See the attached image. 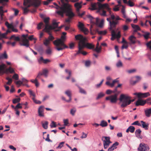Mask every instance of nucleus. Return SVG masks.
Here are the masks:
<instances>
[{
  "label": "nucleus",
  "instance_id": "1",
  "mask_svg": "<svg viewBox=\"0 0 151 151\" xmlns=\"http://www.w3.org/2000/svg\"><path fill=\"white\" fill-rule=\"evenodd\" d=\"M61 9V10L57 11V13L62 17H63L64 13H66V15L68 17L65 19V22L67 23V25L69 24L71 22L72 18L75 16L74 14L72 11L70 5L68 3H65Z\"/></svg>",
  "mask_w": 151,
  "mask_h": 151
},
{
  "label": "nucleus",
  "instance_id": "2",
  "mask_svg": "<svg viewBox=\"0 0 151 151\" xmlns=\"http://www.w3.org/2000/svg\"><path fill=\"white\" fill-rule=\"evenodd\" d=\"M107 21L109 22L110 26V29L111 30V35L112 37L111 39L113 40L115 39H119L121 37V32L118 31L117 34L116 33V31L114 29L116 25L119 24V20H122L119 17H117L115 20H111L110 18H107L106 19Z\"/></svg>",
  "mask_w": 151,
  "mask_h": 151
},
{
  "label": "nucleus",
  "instance_id": "3",
  "mask_svg": "<svg viewBox=\"0 0 151 151\" xmlns=\"http://www.w3.org/2000/svg\"><path fill=\"white\" fill-rule=\"evenodd\" d=\"M66 39L65 36L62 35L60 39H58L54 40L53 43L56 46L55 49L59 51L63 50L65 48H68V46L66 45L64 43Z\"/></svg>",
  "mask_w": 151,
  "mask_h": 151
},
{
  "label": "nucleus",
  "instance_id": "4",
  "mask_svg": "<svg viewBox=\"0 0 151 151\" xmlns=\"http://www.w3.org/2000/svg\"><path fill=\"white\" fill-rule=\"evenodd\" d=\"M75 38L76 40H79V43L81 46H82L83 49L85 47L91 49H93L94 47V45L88 43H86V42L87 41V39L81 35H76Z\"/></svg>",
  "mask_w": 151,
  "mask_h": 151
},
{
  "label": "nucleus",
  "instance_id": "5",
  "mask_svg": "<svg viewBox=\"0 0 151 151\" xmlns=\"http://www.w3.org/2000/svg\"><path fill=\"white\" fill-rule=\"evenodd\" d=\"M32 0H24L23 5L27 6L26 7H23L22 8L23 9L24 14H27L29 11V10L28 9V8L30 7L31 6H34L35 7H38L41 4V1L39 0H34L33 2L31 3Z\"/></svg>",
  "mask_w": 151,
  "mask_h": 151
},
{
  "label": "nucleus",
  "instance_id": "6",
  "mask_svg": "<svg viewBox=\"0 0 151 151\" xmlns=\"http://www.w3.org/2000/svg\"><path fill=\"white\" fill-rule=\"evenodd\" d=\"M50 18L48 17L45 18L44 19V22L45 24V26L43 31L50 34V31L52 29H55L56 27L58 26V23H56V20L53 19L52 21V23L51 25H49L48 24Z\"/></svg>",
  "mask_w": 151,
  "mask_h": 151
},
{
  "label": "nucleus",
  "instance_id": "7",
  "mask_svg": "<svg viewBox=\"0 0 151 151\" xmlns=\"http://www.w3.org/2000/svg\"><path fill=\"white\" fill-rule=\"evenodd\" d=\"M131 97L127 95L122 94L120 95L119 99V101L122 102L121 106L122 108L126 107L130 104L132 102L134 101V99L131 100Z\"/></svg>",
  "mask_w": 151,
  "mask_h": 151
},
{
  "label": "nucleus",
  "instance_id": "8",
  "mask_svg": "<svg viewBox=\"0 0 151 151\" xmlns=\"http://www.w3.org/2000/svg\"><path fill=\"white\" fill-rule=\"evenodd\" d=\"M91 8H89V9L91 10H98L99 11L101 9L104 10V9H106V10L109 8V5L107 4H102L100 3L97 2L96 3L91 4Z\"/></svg>",
  "mask_w": 151,
  "mask_h": 151
},
{
  "label": "nucleus",
  "instance_id": "9",
  "mask_svg": "<svg viewBox=\"0 0 151 151\" xmlns=\"http://www.w3.org/2000/svg\"><path fill=\"white\" fill-rule=\"evenodd\" d=\"M118 95V94L115 93L114 95H111L106 97V100H110L111 103H116L117 100V97Z\"/></svg>",
  "mask_w": 151,
  "mask_h": 151
},
{
  "label": "nucleus",
  "instance_id": "10",
  "mask_svg": "<svg viewBox=\"0 0 151 151\" xmlns=\"http://www.w3.org/2000/svg\"><path fill=\"white\" fill-rule=\"evenodd\" d=\"M28 36V35H22V37L23 38V39L22 40V42L20 43V44L21 46H25L27 47H29V40L26 38Z\"/></svg>",
  "mask_w": 151,
  "mask_h": 151
},
{
  "label": "nucleus",
  "instance_id": "11",
  "mask_svg": "<svg viewBox=\"0 0 151 151\" xmlns=\"http://www.w3.org/2000/svg\"><path fill=\"white\" fill-rule=\"evenodd\" d=\"M133 94L137 95L139 99L146 98L150 96V95L148 92L145 93H134Z\"/></svg>",
  "mask_w": 151,
  "mask_h": 151
},
{
  "label": "nucleus",
  "instance_id": "12",
  "mask_svg": "<svg viewBox=\"0 0 151 151\" xmlns=\"http://www.w3.org/2000/svg\"><path fill=\"white\" fill-rule=\"evenodd\" d=\"M78 27L83 32L85 35H86L88 33V30L87 29L84 27V25L83 23L81 22H79Z\"/></svg>",
  "mask_w": 151,
  "mask_h": 151
},
{
  "label": "nucleus",
  "instance_id": "13",
  "mask_svg": "<svg viewBox=\"0 0 151 151\" xmlns=\"http://www.w3.org/2000/svg\"><path fill=\"white\" fill-rule=\"evenodd\" d=\"M149 149L147 145L144 143H141L138 148V151H147V150Z\"/></svg>",
  "mask_w": 151,
  "mask_h": 151
},
{
  "label": "nucleus",
  "instance_id": "14",
  "mask_svg": "<svg viewBox=\"0 0 151 151\" xmlns=\"http://www.w3.org/2000/svg\"><path fill=\"white\" fill-rule=\"evenodd\" d=\"M48 70L46 69H43L42 72H39L37 76V78H40L41 76L43 75L45 77H47L48 76Z\"/></svg>",
  "mask_w": 151,
  "mask_h": 151
},
{
  "label": "nucleus",
  "instance_id": "15",
  "mask_svg": "<svg viewBox=\"0 0 151 151\" xmlns=\"http://www.w3.org/2000/svg\"><path fill=\"white\" fill-rule=\"evenodd\" d=\"M146 103V100H144L139 99L136 101L135 103V105L137 106H139V105L143 106Z\"/></svg>",
  "mask_w": 151,
  "mask_h": 151
},
{
  "label": "nucleus",
  "instance_id": "16",
  "mask_svg": "<svg viewBox=\"0 0 151 151\" xmlns=\"http://www.w3.org/2000/svg\"><path fill=\"white\" fill-rule=\"evenodd\" d=\"M38 62L39 63H40L43 62L44 64H47L51 62V60L48 59H44L43 57H41L38 60Z\"/></svg>",
  "mask_w": 151,
  "mask_h": 151
},
{
  "label": "nucleus",
  "instance_id": "17",
  "mask_svg": "<svg viewBox=\"0 0 151 151\" xmlns=\"http://www.w3.org/2000/svg\"><path fill=\"white\" fill-rule=\"evenodd\" d=\"M6 68V65L4 64H2L0 65V74H3L6 73V70L5 69Z\"/></svg>",
  "mask_w": 151,
  "mask_h": 151
},
{
  "label": "nucleus",
  "instance_id": "18",
  "mask_svg": "<svg viewBox=\"0 0 151 151\" xmlns=\"http://www.w3.org/2000/svg\"><path fill=\"white\" fill-rule=\"evenodd\" d=\"M82 2L80 3L77 2L74 4V6L76 9V11L77 12H79L80 9L82 7V6L81 5Z\"/></svg>",
  "mask_w": 151,
  "mask_h": 151
},
{
  "label": "nucleus",
  "instance_id": "19",
  "mask_svg": "<svg viewBox=\"0 0 151 151\" xmlns=\"http://www.w3.org/2000/svg\"><path fill=\"white\" fill-rule=\"evenodd\" d=\"M43 106H41L39 107L38 109V113L39 116L41 117L44 116L43 114Z\"/></svg>",
  "mask_w": 151,
  "mask_h": 151
},
{
  "label": "nucleus",
  "instance_id": "20",
  "mask_svg": "<svg viewBox=\"0 0 151 151\" xmlns=\"http://www.w3.org/2000/svg\"><path fill=\"white\" fill-rule=\"evenodd\" d=\"M104 21V19H101L100 22L99 24V19L98 18H96V25H98L99 27H102L103 26Z\"/></svg>",
  "mask_w": 151,
  "mask_h": 151
},
{
  "label": "nucleus",
  "instance_id": "21",
  "mask_svg": "<svg viewBox=\"0 0 151 151\" xmlns=\"http://www.w3.org/2000/svg\"><path fill=\"white\" fill-rule=\"evenodd\" d=\"M141 131L139 129L136 130L135 132V134L136 136L138 138L142 139V137L141 135Z\"/></svg>",
  "mask_w": 151,
  "mask_h": 151
},
{
  "label": "nucleus",
  "instance_id": "22",
  "mask_svg": "<svg viewBox=\"0 0 151 151\" xmlns=\"http://www.w3.org/2000/svg\"><path fill=\"white\" fill-rule=\"evenodd\" d=\"M65 93L68 96L69 98V99L68 100H66V102H70L71 100V91L69 90H67L65 91Z\"/></svg>",
  "mask_w": 151,
  "mask_h": 151
},
{
  "label": "nucleus",
  "instance_id": "23",
  "mask_svg": "<svg viewBox=\"0 0 151 151\" xmlns=\"http://www.w3.org/2000/svg\"><path fill=\"white\" fill-rule=\"evenodd\" d=\"M142 127L145 130H147L149 128V124L148 123H146L145 122L143 121H141Z\"/></svg>",
  "mask_w": 151,
  "mask_h": 151
},
{
  "label": "nucleus",
  "instance_id": "24",
  "mask_svg": "<svg viewBox=\"0 0 151 151\" xmlns=\"http://www.w3.org/2000/svg\"><path fill=\"white\" fill-rule=\"evenodd\" d=\"M129 39L132 44H134L136 42V37L133 35H131L129 37Z\"/></svg>",
  "mask_w": 151,
  "mask_h": 151
},
{
  "label": "nucleus",
  "instance_id": "25",
  "mask_svg": "<svg viewBox=\"0 0 151 151\" xmlns=\"http://www.w3.org/2000/svg\"><path fill=\"white\" fill-rule=\"evenodd\" d=\"M61 2L62 3V5H61L60 6L57 5V4L55 3H54L53 4L56 6V7H55V8L57 9H58V11H60L61 10V7L63 6L64 5V4L65 3H64L63 0H61Z\"/></svg>",
  "mask_w": 151,
  "mask_h": 151
},
{
  "label": "nucleus",
  "instance_id": "26",
  "mask_svg": "<svg viewBox=\"0 0 151 151\" xmlns=\"http://www.w3.org/2000/svg\"><path fill=\"white\" fill-rule=\"evenodd\" d=\"M131 25L132 27L134 29V32H136L137 31L140 30V29L139 26L133 24H132Z\"/></svg>",
  "mask_w": 151,
  "mask_h": 151
},
{
  "label": "nucleus",
  "instance_id": "27",
  "mask_svg": "<svg viewBox=\"0 0 151 151\" xmlns=\"http://www.w3.org/2000/svg\"><path fill=\"white\" fill-rule=\"evenodd\" d=\"M135 128L133 126H129L128 128L126 130V132L127 133L129 132L131 133H133L135 130Z\"/></svg>",
  "mask_w": 151,
  "mask_h": 151
},
{
  "label": "nucleus",
  "instance_id": "28",
  "mask_svg": "<svg viewBox=\"0 0 151 151\" xmlns=\"http://www.w3.org/2000/svg\"><path fill=\"white\" fill-rule=\"evenodd\" d=\"M110 138L109 137H102V140L103 142H104L105 141L106 142H111L110 140Z\"/></svg>",
  "mask_w": 151,
  "mask_h": 151
},
{
  "label": "nucleus",
  "instance_id": "29",
  "mask_svg": "<svg viewBox=\"0 0 151 151\" xmlns=\"http://www.w3.org/2000/svg\"><path fill=\"white\" fill-rule=\"evenodd\" d=\"M146 116L147 117H150L151 114V108L146 109L145 111Z\"/></svg>",
  "mask_w": 151,
  "mask_h": 151
},
{
  "label": "nucleus",
  "instance_id": "30",
  "mask_svg": "<svg viewBox=\"0 0 151 151\" xmlns=\"http://www.w3.org/2000/svg\"><path fill=\"white\" fill-rule=\"evenodd\" d=\"M92 26H91L90 28V33L91 35H94L96 34L97 33H98V30L97 29H92L91 28Z\"/></svg>",
  "mask_w": 151,
  "mask_h": 151
},
{
  "label": "nucleus",
  "instance_id": "31",
  "mask_svg": "<svg viewBox=\"0 0 151 151\" xmlns=\"http://www.w3.org/2000/svg\"><path fill=\"white\" fill-rule=\"evenodd\" d=\"M10 39H13L14 40L17 41H19L20 40V38L19 37H16L14 35H12L10 38Z\"/></svg>",
  "mask_w": 151,
  "mask_h": 151
},
{
  "label": "nucleus",
  "instance_id": "32",
  "mask_svg": "<svg viewBox=\"0 0 151 151\" xmlns=\"http://www.w3.org/2000/svg\"><path fill=\"white\" fill-rule=\"evenodd\" d=\"M45 52L47 54L50 55L52 53V50L50 47H48Z\"/></svg>",
  "mask_w": 151,
  "mask_h": 151
},
{
  "label": "nucleus",
  "instance_id": "33",
  "mask_svg": "<svg viewBox=\"0 0 151 151\" xmlns=\"http://www.w3.org/2000/svg\"><path fill=\"white\" fill-rule=\"evenodd\" d=\"M100 125L102 127H104L107 126L108 125V124L104 120H102L101 121Z\"/></svg>",
  "mask_w": 151,
  "mask_h": 151
},
{
  "label": "nucleus",
  "instance_id": "34",
  "mask_svg": "<svg viewBox=\"0 0 151 151\" xmlns=\"http://www.w3.org/2000/svg\"><path fill=\"white\" fill-rule=\"evenodd\" d=\"M8 56L6 54V52L5 51L3 54L0 55V59L4 58L6 59L7 58Z\"/></svg>",
  "mask_w": 151,
  "mask_h": 151
},
{
  "label": "nucleus",
  "instance_id": "35",
  "mask_svg": "<svg viewBox=\"0 0 151 151\" xmlns=\"http://www.w3.org/2000/svg\"><path fill=\"white\" fill-rule=\"evenodd\" d=\"M6 79L8 81L6 83V84L7 85H10L12 83V79L8 77H6Z\"/></svg>",
  "mask_w": 151,
  "mask_h": 151
},
{
  "label": "nucleus",
  "instance_id": "36",
  "mask_svg": "<svg viewBox=\"0 0 151 151\" xmlns=\"http://www.w3.org/2000/svg\"><path fill=\"white\" fill-rule=\"evenodd\" d=\"M78 50L77 51V53L75 54V55H78L81 53V50H82L83 49V47L82 46H81L79 43L78 42Z\"/></svg>",
  "mask_w": 151,
  "mask_h": 151
},
{
  "label": "nucleus",
  "instance_id": "37",
  "mask_svg": "<svg viewBox=\"0 0 151 151\" xmlns=\"http://www.w3.org/2000/svg\"><path fill=\"white\" fill-rule=\"evenodd\" d=\"M111 143V142H106L105 141L104 142H103L104 149H106L107 148L109 147L110 143Z\"/></svg>",
  "mask_w": 151,
  "mask_h": 151
},
{
  "label": "nucleus",
  "instance_id": "38",
  "mask_svg": "<svg viewBox=\"0 0 151 151\" xmlns=\"http://www.w3.org/2000/svg\"><path fill=\"white\" fill-rule=\"evenodd\" d=\"M50 43L49 40L47 39H45L43 42V44L46 46L48 47Z\"/></svg>",
  "mask_w": 151,
  "mask_h": 151
},
{
  "label": "nucleus",
  "instance_id": "39",
  "mask_svg": "<svg viewBox=\"0 0 151 151\" xmlns=\"http://www.w3.org/2000/svg\"><path fill=\"white\" fill-rule=\"evenodd\" d=\"M6 73H7L8 72H9L11 73H12L14 72V71L12 68L10 67L6 69Z\"/></svg>",
  "mask_w": 151,
  "mask_h": 151
},
{
  "label": "nucleus",
  "instance_id": "40",
  "mask_svg": "<svg viewBox=\"0 0 151 151\" xmlns=\"http://www.w3.org/2000/svg\"><path fill=\"white\" fill-rule=\"evenodd\" d=\"M104 96V94L102 92H101L98 94V95L96 98V99L98 100L99 99H100L101 97H103Z\"/></svg>",
  "mask_w": 151,
  "mask_h": 151
},
{
  "label": "nucleus",
  "instance_id": "41",
  "mask_svg": "<svg viewBox=\"0 0 151 151\" xmlns=\"http://www.w3.org/2000/svg\"><path fill=\"white\" fill-rule=\"evenodd\" d=\"M48 123L47 121H45V123L42 124V126L43 128L45 129H47L48 128Z\"/></svg>",
  "mask_w": 151,
  "mask_h": 151
},
{
  "label": "nucleus",
  "instance_id": "42",
  "mask_svg": "<svg viewBox=\"0 0 151 151\" xmlns=\"http://www.w3.org/2000/svg\"><path fill=\"white\" fill-rule=\"evenodd\" d=\"M122 63L121 61L120 60H119L116 64V66L118 68L122 67Z\"/></svg>",
  "mask_w": 151,
  "mask_h": 151
},
{
  "label": "nucleus",
  "instance_id": "43",
  "mask_svg": "<svg viewBox=\"0 0 151 151\" xmlns=\"http://www.w3.org/2000/svg\"><path fill=\"white\" fill-rule=\"evenodd\" d=\"M5 24L8 28H11L12 29L13 27L12 24H9L8 22H5Z\"/></svg>",
  "mask_w": 151,
  "mask_h": 151
},
{
  "label": "nucleus",
  "instance_id": "44",
  "mask_svg": "<svg viewBox=\"0 0 151 151\" xmlns=\"http://www.w3.org/2000/svg\"><path fill=\"white\" fill-rule=\"evenodd\" d=\"M32 99L33 100L34 102L36 104H40L41 103V101L36 100L34 97H32Z\"/></svg>",
  "mask_w": 151,
  "mask_h": 151
},
{
  "label": "nucleus",
  "instance_id": "45",
  "mask_svg": "<svg viewBox=\"0 0 151 151\" xmlns=\"http://www.w3.org/2000/svg\"><path fill=\"white\" fill-rule=\"evenodd\" d=\"M20 98L15 99L13 100V103L15 104L16 103H19L20 102Z\"/></svg>",
  "mask_w": 151,
  "mask_h": 151
},
{
  "label": "nucleus",
  "instance_id": "46",
  "mask_svg": "<svg viewBox=\"0 0 151 151\" xmlns=\"http://www.w3.org/2000/svg\"><path fill=\"white\" fill-rule=\"evenodd\" d=\"M136 71V69H132L130 70H127V72L129 73H135Z\"/></svg>",
  "mask_w": 151,
  "mask_h": 151
},
{
  "label": "nucleus",
  "instance_id": "47",
  "mask_svg": "<svg viewBox=\"0 0 151 151\" xmlns=\"http://www.w3.org/2000/svg\"><path fill=\"white\" fill-rule=\"evenodd\" d=\"M146 103L149 105H151V98L150 97L146 99Z\"/></svg>",
  "mask_w": 151,
  "mask_h": 151
},
{
  "label": "nucleus",
  "instance_id": "48",
  "mask_svg": "<svg viewBox=\"0 0 151 151\" xmlns=\"http://www.w3.org/2000/svg\"><path fill=\"white\" fill-rule=\"evenodd\" d=\"M29 95L33 96V97L35 98V93L31 90H29L28 91Z\"/></svg>",
  "mask_w": 151,
  "mask_h": 151
},
{
  "label": "nucleus",
  "instance_id": "49",
  "mask_svg": "<svg viewBox=\"0 0 151 151\" xmlns=\"http://www.w3.org/2000/svg\"><path fill=\"white\" fill-rule=\"evenodd\" d=\"M89 19L90 21L92 23H93V17L91 15H88L86 16Z\"/></svg>",
  "mask_w": 151,
  "mask_h": 151
},
{
  "label": "nucleus",
  "instance_id": "50",
  "mask_svg": "<svg viewBox=\"0 0 151 151\" xmlns=\"http://www.w3.org/2000/svg\"><path fill=\"white\" fill-rule=\"evenodd\" d=\"M146 45L147 48H148L151 50V40L147 43Z\"/></svg>",
  "mask_w": 151,
  "mask_h": 151
},
{
  "label": "nucleus",
  "instance_id": "51",
  "mask_svg": "<svg viewBox=\"0 0 151 151\" xmlns=\"http://www.w3.org/2000/svg\"><path fill=\"white\" fill-rule=\"evenodd\" d=\"M76 111V109L75 108L71 109L70 111V113L73 115H74Z\"/></svg>",
  "mask_w": 151,
  "mask_h": 151
},
{
  "label": "nucleus",
  "instance_id": "52",
  "mask_svg": "<svg viewBox=\"0 0 151 151\" xmlns=\"http://www.w3.org/2000/svg\"><path fill=\"white\" fill-rule=\"evenodd\" d=\"M79 92L81 93H82L84 94H86V93L84 90L82 88H81L80 87H79Z\"/></svg>",
  "mask_w": 151,
  "mask_h": 151
},
{
  "label": "nucleus",
  "instance_id": "53",
  "mask_svg": "<svg viewBox=\"0 0 151 151\" xmlns=\"http://www.w3.org/2000/svg\"><path fill=\"white\" fill-rule=\"evenodd\" d=\"M64 143H65L64 142H61L60 143L58 146L57 147V149L61 148L63 147V145Z\"/></svg>",
  "mask_w": 151,
  "mask_h": 151
},
{
  "label": "nucleus",
  "instance_id": "54",
  "mask_svg": "<svg viewBox=\"0 0 151 151\" xmlns=\"http://www.w3.org/2000/svg\"><path fill=\"white\" fill-rule=\"evenodd\" d=\"M44 24L43 22H41L37 25V28L38 29H41V27Z\"/></svg>",
  "mask_w": 151,
  "mask_h": 151
},
{
  "label": "nucleus",
  "instance_id": "55",
  "mask_svg": "<svg viewBox=\"0 0 151 151\" xmlns=\"http://www.w3.org/2000/svg\"><path fill=\"white\" fill-rule=\"evenodd\" d=\"M106 12L104 10H102V12L100 13V15L102 16H106L107 15L106 14Z\"/></svg>",
  "mask_w": 151,
  "mask_h": 151
},
{
  "label": "nucleus",
  "instance_id": "56",
  "mask_svg": "<svg viewBox=\"0 0 151 151\" xmlns=\"http://www.w3.org/2000/svg\"><path fill=\"white\" fill-rule=\"evenodd\" d=\"M6 35L7 34L6 33L1 34V32H0V40H1L2 38H5Z\"/></svg>",
  "mask_w": 151,
  "mask_h": 151
},
{
  "label": "nucleus",
  "instance_id": "57",
  "mask_svg": "<svg viewBox=\"0 0 151 151\" xmlns=\"http://www.w3.org/2000/svg\"><path fill=\"white\" fill-rule=\"evenodd\" d=\"M150 34V33H146L143 35L144 38L146 39H148L149 38Z\"/></svg>",
  "mask_w": 151,
  "mask_h": 151
},
{
  "label": "nucleus",
  "instance_id": "58",
  "mask_svg": "<svg viewBox=\"0 0 151 151\" xmlns=\"http://www.w3.org/2000/svg\"><path fill=\"white\" fill-rule=\"evenodd\" d=\"M50 34H49L50 36L48 37V39H47L48 40H49V41H52L54 39V37L52 36L51 34V33L50 32Z\"/></svg>",
  "mask_w": 151,
  "mask_h": 151
},
{
  "label": "nucleus",
  "instance_id": "59",
  "mask_svg": "<svg viewBox=\"0 0 151 151\" xmlns=\"http://www.w3.org/2000/svg\"><path fill=\"white\" fill-rule=\"evenodd\" d=\"M50 126L51 128L56 127V125L54 121L52 122V123L50 124Z\"/></svg>",
  "mask_w": 151,
  "mask_h": 151
},
{
  "label": "nucleus",
  "instance_id": "60",
  "mask_svg": "<svg viewBox=\"0 0 151 151\" xmlns=\"http://www.w3.org/2000/svg\"><path fill=\"white\" fill-rule=\"evenodd\" d=\"M110 17H111L110 18L111 20H116V18L117 17H119V16H117L116 17H115V16L113 14H111V15H110Z\"/></svg>",
  "mask_w": 151,
  "mask_h": 151
},
{
  "label": "nucleus",
  "instance_id": "61",
  "mask_svg": "<svg viewBox=\"0 0 151 151\" xmlns=\"http://www.w3.org/2000/svg\"><path fill=\"white\" fill-rule=\"evenodd\" d=\"M119 143L117 142H115L113 144L112 147L114 148V149H115L117 148V146L119 145Z\"/></svg>",
  "mask_w": 151,
  "mask_h": 151
},
{
  "label": "nucleus",
  "instance_id": "62",
  "mask_svg": "<svg viewBox=\"0 0 151 151\" xmlns=\"http://www.w3.org/2000/svg\"><path fill=\"white\" fill-rule=\"evenodd\" d=\"M69 48L70 49H73L74 47V43L73 42H71L69 44Z\"/></svg>",
  "mask_w": 151,
  "mask_h": 151
},
{
  "label": "nucleus",
  "instance_id": "63",
  "mask_svg": "<svg viewBox=\"0 0 151 151\" xmlns=\"http://www.w3.org/2000/svg\"><path fill=\"white\" fill-rule=\"evenodd\" d=\"M12 78L15 79V80H18L19 79V76L18 74H14L12 76Z\"/></svg>",
  "mask_w": 151,
  "mask_h": 151
},
{
  "label": "nucleus",
  "instance_id": "64",
  "mask_svg": "<svg viewBox=\"0 0 151 151\" xmlns=\"http://www.w3.org/2000/svg\"><path fill=\"white\" fill-rule=\"evenodd\" d=\"M91 64V62L90 61L88 60L86 61L85 62V65L86 66L89 67L90 66Z\"/></svg>",
  "mask_w": 151,
  "mask_h": 151
}]
</instances>
